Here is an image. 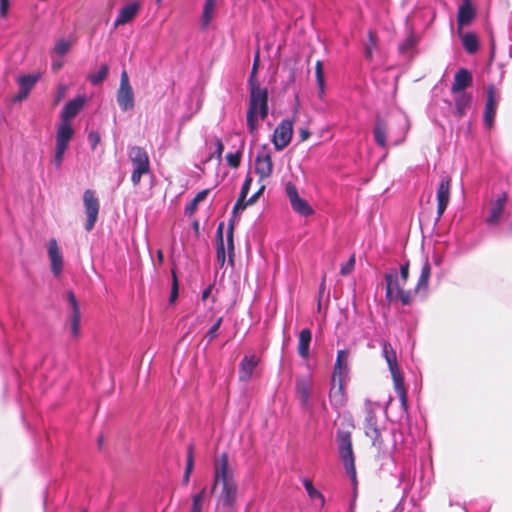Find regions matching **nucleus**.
<instances>
[{
  "label": "nucleus",
  "mask_w": 512,
  "mask_h": 512,
  "mask_svg": "<svg viewBox=\"0 0 512 512\" xmlns=\"http://www.w3.org/2000/svg\"><path fill=\"white\" fill-rule=\"evenodd\" d=\"M213 468L212 490L214 491L217 487H220L216 512H233L238 496V484L235 479V470L230 465L226 452H223L214 460Z\"/></svg>",
  "instance_id": "1"
},
{
  "label": "nucleus",
  "mask_w": 512,
  "mask_h": 512,
  "mask_svg": "<svg viewBox=\"0 0 512 512\" xmlns=\"http://www.w3.org/2000/svg\"><path fill=\"white\" fill-rule=\"evenodd\" d=\"M268 90L260 84L249 85V102L246 115L249 132L254 134L258 128L257 116L261 120L268 116Z\"/></svg>",
  "instance_id": "2"
},
{
  "label": "nucleus",
  "mask_w": 512,
  "mask_h": 512,
  "mask_svg": "<svg viewBox=\"0 0 512 512\" xmlns=\"http://www.w3.org/2000/svg\"><path fill=\"white\" fill-rule=\"evenodd\" d=\"M128 156L133 167L131 181L134 186H137L142 176L151 172L149 156L146 150L139 146L131 147Z\"/></svg>",
  "instance_id": "3"
},
{
  "label": "nucleus",
  "mask_w": 512,
  "mask_h": 512,
  "mask_svg": "<svg viewBox=\"0 0 512 512\" xmlns=\"http://www.w3.org/2000/svg\"><path fill=\"white\" fill-rule=\"evenodd\" d=\"M337 442L340 458L346 468L347 473L353 480L356 479L355 457L352 448V436L348 430L337 431Z\"/></svg>",
  "instance_id": "4"
},
{
  "label": "nucleus",
  "mask_w": 512,
  "mask_h": 512,
  "mask_svg": "<svg viewBox=\"0 0 512 512\" xmlns=\"http://www.w3.org/2000/svg\"><path fill=\"white\" fill-rule=\"evenodd\" d=\"M386 282L385 297L389 302L399 300L403 305H409L412 302L413 292L405 290L400 286V279L395 269L387 272L384 276Z\"/></svg>",
  "instance_id": "5"
},
{
  "label": "nucleus",
  "mask_w": 512,
  "mask_h": 512,
  "mask_svg": "<svg viewBox=\"0 0 512 512\" xmlns=\"http://www.w3.org/2000/svg\"><path fill=\"white\" fill-rule=\"evenodd\" d=\"M83 206L86 214L85 229L89 232L94 228L100 211V201L94 190L86 189L84 191Z\"/></svg>",
  "instance_id": "6"
},
{
  "label": "nucleus",
  "mask_w": 512,
  "mask_h": 512,
  "mask_svg": "<svg viewBox=\"0 0 512 512\" xmlns=\"http://www.w3.org/2000/svg\"><path fill=\"white\" fill-rule=\"evenodd\" d=\"M117 103L122 111L132 110L135 106L134 92L129 82L126 70H123L120 77V84L117 90Z\"/></svg>",
  "instance_id": "7"
},
{
  "label": "nucleus",
  "mask_w": 512,
  "mask_h": 512,
  "mask_svg": "<svg viewBox=\"0 0 512 512\" xmlns=\"http://www.w3.org/2000/svg\"><path fill=\"white\" fill-rule=\"evenodd\" d=\"M285 192L294 212L305 217L314 214V209L310 206V204L305 199L300 197L295 184L292 182H287L285 185Z\"/></svg>",
  "instance_id": "8"
},
{
  "label": "nucleus",
  "mask_w": 512,
  "mask_h": 512,
  "mask_svg": "<svg viewBox=\"0 0 512 512\" xmlns=\"http://www.w3.org/2000/svg\"><path fill=\"white\" fill-rule=\"evenodd\" d=\"M370 401L366 404V416L364 420V431L365 435L372 440V445L381 447L383 440L381 437V431L378 427L377 417L373 409L370 407Z\"/></svg>",
  "instance_id": "9"
},
{
  "label": "nucleus",
  "mask_w": 512,
  "mask_h": 512,
  "mask_svg": "<svg viewBox=\"0 0 512 512\" xmlns=\"http://www.w3.org/2000/svg\"><path fill=\"white\" fill-rule=\"evenodd\" d=\"M293 135V122L289 119L282 120L274 130L272 142L276 150L281 151L289 145Z\"/></svg>",
  "instance_id": "10"
},
{
  "label": "nucleus",
  "mask_w": 512,
  "mask_h": 512,
  "mask_svg": "<svg viewBox=\"0 0 512 512\" xmlns=\"http://www.w3.org/2000/svg\"><path fill=\"white\" fill-rule=\"evenodd\" d=\"M329 400L335 409H341L346 406L348 395L345 392L344 378L332 377Z\"/></svg>",
  "instance_id": "11"
},
{
  "label": "nucleus",
  "mask_w": 512,
  "mask_h": 512,
  "mask_svg": "<svg viewBox=\"0 0 512 512\" xmlns=\"http://www.w3.org/2000/svg\"><path fill=\"white\" fill-rule=\"evenodd\" d=\"M255 172L259 175L260 181L268 179L273 172L271 154L267 149L258 152L255 158Z\"/></svg>",
  "instance_id": "12"
},
{
  "label": "nucleus",
  "mask_w": 512,
  "mask_h": 512,
  "mask_svg": "<svg viewBox=\"0 0 512 512\" xmlns=\"http://www.w3.org/2000/svg\"><path fill=\"white\" fill-rule=\"evenodd\" d=\"M450 191L451 179L443 177L437 189V220H440L450 202Z\"/></svg>",
  "instance_id": "13"
},
{
  "label": "nucleus",
  "mask_w": 512,
  "mask_h": 512,
  "mask_svg": "<svg viewBox=\"0 0 512 512\" xmlns=\"http://www.w3.org/2000/svg\"><path fill=\"white\" fill-rule=\"evenodd\" d=\"M40 77H41L40 73H33V74H27V75L20 76L18 78L19 91L13 97V101L21 102L24 99H26L28 97L30 91L33 89V87L39 81Z\"/></svg>",
  "instance_id": "14"
},
{
  "label": "nucleus",
  "mask_w": 512,
  "mask_h": 512,
  "mask_svg": "<svg viewBox=\"0 0 512 512\" xmlns=\"http://www.w3.org/2000/svg\"><path fill=\"white\" fill-rule=\"evenodd\" d=\"M487 101L484 110V123L488 128H491L494 124V119L496 115V109L498 100L496 97V90L493 85L487 87Z\"/></svg>",
  "instance_id": "15"
},
{
  "label": "nucleus",
  "mask_w": 512,
  "mask_h": 512,
  "mask_svg": "<svg viewBox=\"0 0 512 512\" xmlns=\"http://www.w3.org/2000/svg\"><path fill=\"white\" fill-rule=\"evenodd\" d=\"M506 202L507 194L502 193L495 201L491 203L489 216L486 219V223L489 226H497L501 222Z\"/></svg>",
  "instance_id": "16"
},
{
  "label": "nucleus",
  "mask_w": 512,
  "mask_h": 512,
  "mask_svg": "<svg viewBox=\"0 0 512 512\" xmlns=\"http://www.w3.org/2000/svg\"><path fill=\"white\" fill-rule=\"evenodd\" d=\"M419 41L420 37L417 34H408L404 41L398 45L399 55L405 61H411L418 53L417 45Z\"/></svg>",
  "instance_id": "17"
},
{
  "label": "nucleus",
  "mask_w": 512,
  "mask_h": 512,
  "mask_svg": "<svg viewBox=\"0 0 512 512\" xmlns=\"http://www.w3.org/2000/svg\"><path fill=\"white\" fill-rule=\"evenodd\" d=\"M48 256L51 262V270L58 276L63 270V257L56 239H50L48 242Z\"/></svg>",
  "instance_id": "18"
},
{
  "label": "nucleus",
  "mask_w": 512,
  "mask_h": 512,
  "mask_svg": "<svg viewBox=\"0 0 512 512\" xmlns=\"http://www.w3.org/2000/svg\"><path fill=\"white\" fill-rule=\"evenodd\" d=\"M141 4L137 1L131 2L128 5L122 7L118 13V16L114 22V26L118 27L122 24L131 22L136 15L139 13Z\"/></svg>",
  "instance_id": "19"
},
{
  "label": "nucleus",
  "mask_w": 512,
  "mask_h": 512,
  "mask_svg": "<svg viewBox=\"0 0 512 512\" xmlns=\"http://www.w3.org/2000/svg\"><path fill=\"white\" fill-rule=\"evenodd\" d=\"M259 358L252 355H245L239 365V379L240 381L247 382L251 379L256 366L258 365Z\"/></svg>",
  "instance_id": "20"
},
{
  "label": "nucleus",
  "mask_w": 512,
  "mask_h": 512,
  "mask_svg": "<svg viewBox=\"0 0 512 512\" xmlns=\"http://www.w3.org/2000/svg\"><path fill=\"white\" fill-rule=\"evenodd\" d=\"M472 81V75L469 70L465 68L459 69L454 75L451 92L453 94L463 92L467 87L472 85Z\"/></svg>",
  "instance_id": "21"
},
{
  "label": "nucleus",
  "mask_w": 512,
  "mask_h": 512,
  "mask_svg": "<svg viewBox=\"0 0 512 512\" xmlns=\"http://www.w3.org/2000/svg\"><path fill=\"white\" fill-rule=\"evenodd\" d=\"M85 104L84 97H76L67 102L61 111V121L70 122L83 108Z\"/></svg>",
  "instance_id": "22"
},
{
  "label": "nucleus",
  "mask_w": 512,
  "mask_h": 512,
  "mask_svg": "<svg viewBox=\"0 0 512 512\" xmlns=\"http://www.w3.org/2000/svg\"><path fill=\"white\" fill-rule=\"evenodd\" d=\"M394 383L397 396L403 405L407 404V390L404 384V378L400 372L399 366L389 369Z\"/></svg>",
  "instance_id": "23"
},
{
  "label": "nucleus",
  "mask_w": 512,
  "mask_h": 512,
  "mask_svg": "<svg viewBox=\"0 0 512 512\" xmlns=\"http://www.w3.org/2000/svg\"><path fill=\"white\" fill-rule=\"evenodd\" d=\"M312 388V381L308 377H299L296 379V393L302 403V405H307L310 398V392Z\"/></svg>",
  "instance_id": "24"
},
{
  "label": "nucleus",
  "mask_w": 512,
  "mask_h": 512,
  "mask_svg": "<svg viewBox=\"0 0 512 512\" xmlns=\"http://www.w3.org/2000/svg\"><path fill=\"white\" fill-rule=\"evenodd\" d=\"M387 122L380 116L377 115L375 119V126L373 129L374 140L382 148H387L386 132Z\"/></svg>",
  "instance_id": "25"
},
{
  "label": "nucleus",
  "mask_w": 512,
  "mask_h": 512,
  "mask_svg": "<svg viewBox=\"0 0 512 512\" xmlns=\"http://www.w3.org/2000/svg\"><path fill=\"white\" fill-rule=\"evenodd\" d=\"M224 223L221 222L216 230V261L219 268H223L226 261V252L223 238Z\"/></svg>",
  "instance_id": "26"
},
{
  "label": "nucleus",
  "mask_w": 512,
  "mask_h": 512,
  "mask_svg": "<svg viewBox=\"0 0 512 512\" xmlns=\"http://www.w3.org/2000/svg\"><path fill=\"white\" fill-rule=\"evenodd\" d=\"M312 340V333L311 330L308 328H305L300 331L299 337H298V345H297V352L299 356L303 359H308L310 354V343Z\"/></svg>",
  "instance_id": "27"
},
{
  "label": "nucleus",
  "mask_w": 512,
  "mask_h": 512,
  "mask_svg": "<svg viewBox=\"0 0 512 512\" xmlns=\"http://www.w3.org/2000/svg\"><path fill=\"white\" fill-rule=\"evenodd\" d=\"M74 131L70 122H62L59 125L56 133V145L68 148V144L72 139Z\"/></svg>",
  "instance_id": "28"
},
{
  "label": "nucleus",
  "mask_w": 512,
  "mask_h": 512,
  "mask_svg": "<svg viewBox=\"0 0 512 512\" xmlns=\"http://www.w3.org/2000/svg\"><path fill=\"white\" fill-rule=\"evenodd\" d=\"M430 276H431V264L427 257H423L421 273H420L419 279L417 281V285L414 289L415 294H417L421 291L427 290Z\"/></svg>",
  "instance_id": "29"
},
{
  "label": "nucleus",
  "mask_w": 512,
  "mask_h": 512,
  "mask_svg": "<svg viewBox=\"0 0 512 512\" xmlns=\"http://www.w3.org/2000/svg\"><path fill=\"white\" fill-rule=\"evenodd\" d=\"M475 16V10L469 0H465V2L459 7L458 11V25L461 29L463 26L470 24L472 19Z\"/></svg>",
  "instance_id": "30"
},
{
  "label": "nucleus",
  "mask_w": 512,
  "mask_h": 512,
  "mask_svg": "<svg viewBox=\"0 0 512 512\" xmlns=\"http://www.w3.org/2000/svg\"><path fill=\"white\" fill-rule=\"evenodd\" d=\"M472 95L466 92L458 93L455 98V115L459 118L466 114L467 109L471 106Z\"/></svg>",
  "instance_id": "31"
},
{
  "label": "nucleus",
  "mask_w": 512,
  "mask_h": 512,
  "mask_svg": "<svg viewBox=\"0 0 512 512\" xmlns=\"http://www.w3.org/2000/svg\"><path fill=\"white\" fill-rule=\"evenodd\" d=\"M348 355H349V352L347 350H339L337 352V357H336V362H335L332 377H340V378L345 377L347 370H348V365H347V361H346Z\"/></svg>",
  "instance_id": "32"
},
{
  "label": "nucleus",
  "mask_w": 512,
  "mask_h": 512,
  "mask_svg": "<svg viewBox=\"0 0 512 512\" xmlns=\"http://www.w3.org/2000/svg\"><path fill=\"white\" fill-rule=\"evenodd\" d=\"M216 1L217 0H205L204 7H203V13L201 17V25L203 29H207L208 25L210 24L215 7H216Z\"/></svg>",
  "instance_id": "33"
},
{
  "label": "nucleus",
  "mask_w": 512,
  "mask_h": 512,
  "mask_svg": "<svg viewBox=\"0 0 512 512\" xmlns=\"http://www.w3.org/2000/svg\"><path fill=\"white\" fill-rule=\"evenodd\" d=\"M461 36V42L464 49L469 54H474L478 51L479 40L476 34H459Z\"/></svg>",
  "instance_id": "34"
},
{
  "label": "nucleus",
  "mask_w": 512,
  "mask_h": 512,
  "mask_svg": "<svg viewBox=\"0 0 512 512\" xmlns=\"http://www.w3.org/2000/svg\"><path fill=\"white\" fill-rule=\"evenodd\" d=\"M382 354L389 366V369L398 366L396 351L387 341L382 342Z\"/></svg>",
  "instance_id": "35"
},
{
  "label": "nucleus",
  "mask_w": 512,
  "mask_h": 512,
  "mask_svg": "<svg viewBox=\"0 0 512 512\" xmlns=\"http://www.w3.org/2000/svg\"><path fill=\"white\" fill-rule=\"evenodd\" d=\"M378 34H368L365 43V57L369 61L373 58V51H379L378 47Z\"/></svg>",
  "instance_id": "36"
},
{
  "label": "nucleus",
  "mask_w": 512,
  "mask_h": 512,
  "mask_svg": "<svg viewBox=\"0 0 512 512\" xmlns=\"http://www.w3.org/2000/svg\"><path fill=\"white\" fill-rule=\"evenodd\" d=\"M193 468H194V447H193V445H189L188 450H187V461H186L185 472H184L183 479H182V483L184 485H187L189 483Z\"/></svg>",
  "instance_id": "37"
},
{
  "label": "nucleus",
  "mask_w": 512,
  "mask_h": 512,
  "mask_svg": "<svg viewBox=\"0 0 512 512\" xmlns=\"http://www.w3.org/2000/svg\"><path fill=\"white\" fill-rule=\"evenodd\" d=\"M227 249H228V257L229 262L233 264L234 262V220L231 219L229 221L228 230H227Z\"/></svg>",
  "instance_id": "38"
},
{
  "label": "nucleus",
  "mask_w": 512,
  "mask_h": 512,
  "mask_svg": "<svg viewBox=\"0 0 512 512\" xmlns=\"http://www.w3.org/2000/svg\"><path fill=\"white\" fill-rule=\"evenodd\" d=\"M109 66L107 64H102L96 73H92L89 75L88 79L92 85L97 86L100 85L108 76Z\"/></svg>",
  "instance_id": "39"
},
{
  "label": "nucleus",
  "mask_w": 512,
  "mask_h": 512,
  "mask_svg": "<svg viewBox=\"0 0 512 512\" xmlns=\"http://www.w3.org/2000/svg\"><path fill=\"white\" fill-rule=\"evenodd\" d=\"M209 189L201 190L196 194V196L193 198V200L186 206L185 211L188 215H192L198 207V204L202 202L207 195L209 194Z\"/></svg>",
  "instance_id": "40"
},
{
  "label": "nucleus",
  "mask_w": 512,
  "mask_h": 512,
  "mask_svg": "<svg viewBox=\"0 0 512 512\" xmlns=\"http://www.w3.org/2000/svg\"><path fill=\"white\" fill-rule=\"evenodd\" d=\"M303 485L306 489V492L308 494V496L310 497L311 500H319L320 501V504L321 506L324 505V496L322 495V493H320L314 486H313V483L311 480L309 479H304L303 480Z\"/></svg>",
  "instance_id": "41"
},
{
  "label": "nucleus",
  "mask_w": 512,
  "mask_h": 512,
  "mask_svg": "<svg viewBox=\"0 0 512 512\" xmlns=\"http://www.w3.org/2000/svg\"><path fill=\"white\" fill-rule=\"evenodd\" d=\"M74 43V38H61L56 43L54 50L59 56H63L70 50Z\"/></svg>",
  "instance_id": "42"
},
{
  "label": "nucleus",
  "mask_w": 512,
  "mask_h": 512,
  "mask_svg": "<svg viewBox=\"0 0 512 512\" xmlns=\"http://www.w3.org/2000/svg\"><path fill=\"white\" fill-rule=\"evenodd\" d=\"M80 318L81 313L78 312H71L70 316V332L73 337H78L80 333Z\"/></svg>",
  "instance_id": "43"
},
{
  "label": "nucleus",
  "mask_w": 512,
  "mask_h": 512,
  "mask_svg": "<svg viewBox=\"0 0 512 512\" xmlns=\"http://www.w3.org/2000/svg\"><path fill=\"white\" fill-rule=\"evenodd\" d=\"M206 495V488H202L201 491L192 497V509L191 512H202V505Z\"/></svg>",
  "instance_id": "44"
},
{
  "label": "nucleus",
  "mask_w": 512,
  "mask_h": 512,
  "mask_svg": "<svg viewBox=\"0 0 512 512\" xmlns=\"http://www.w3.org/2000/svg\"><path fill=\"white\" fill-rule=\"evenodd\" d=\"M315 75L319 87V95L322 96L324 94V70L323 64L319 60L316 62L315 65Z\"/></svg>",
  "instance_id": "45"
},
{
  "label": "nucleus",
  "mask_w": 512,
  "mask_h": 512,
  "mask_svg": "<svg viewBox=\"0 0 512 512\" xmlns=\"http://www.w3.org/2000/svg\"><path fill=\"white\" fill-rule=\"evenodd\" d=\"M223 322V317H219L216 322L210 327V329L205 334V338L208 342H212L217 336L220 326Z\"/></svg>",
  "instance_id": "46"
},
{
  "label": "nucleus",
  "mask_w": 512,
  "mask_h": 512,
  "mask_svg": "<svg viewBox=\"0 0 512 512\" xmlns=\"http://www.w3.org/2000/svg\"><path fill=\"white\" fill-rule=\"evenodd\" d=\"M179 295V283L177 279L176 272L172 270V286H171V294L169 298V302L173 304Z\"/></svg>",
  "instance_id": "47"
},
{
  "label": "nucleus",
  "mask_w": 512,
  "mask_h": 512,
  "mask_svg": "<svg viewBox=\"0 0 512 512\" xmlns=\"http://www.w3.org/2000/svg\"><path fill=\"white\" fill-rule=\"evenodd\" d=\"M242 151L238 150L235 153H228L226 160L231 168H238L241 162Z\"/></svg>",
  "instance_id": "48"
},
{
  "label": "nucleus",
  "mask_w": 512,
  "mask_h": 512,
  "mask_svg": "<svg viewBox=\"0 0 512 512\" xmlns=\"http://www.w3.org/2000/svg\"><path fill=\"white\" fill-rule=\"evenodd\" d=\"M254 203H249V199L246 200V197H242L241 195L238 196V199L233 207L232 210V216H236V214L240 211H243L246 209L247 206L253 205Z\"/></svg>",
  "instance_id": "49"
},
{
  "label": "nucleus",
  "mask_w": 512,
  "mask_h": 512,
  "mask_svg": "<svg viewBox=\"0 0 512 512\" xmlns=\"http://www.w3.org/2000/svg\"><path fill=\"white\" fill-rule=\"evenodd\" d=\"M258 66H259V51H257V52H256V55H255V57H254L253 66H252V71H251L250 76H249V79H248V85H256V84H260V83L257 81V78H256V74H257Z\"/></svg>",
  "instance_id": "50"
},
{
  "label": "nucleus",
  "mask_w": 512,
  "mask_h": 512,
  "mask_svg": "<svg viewBox=\"0 0 512 512\" xmlns=\"http://www.w3.org/2000/svg\"><path fill=\"white\" fill-rule=\"evenodd\" d=\"M66 150L67 147L56 145L53 162L57 168H59L62 165L64 153Z\"/></svg>",
  "instance_id": "51"
},
{
  "label": "nucleus",
  "mask_w": 512,
  "mask_h": 512,
  "mask_svg": "<svg viewBox=\"0 0 512 512\" xmlns=\"http://www.w3.org/2000/svg\"><path fill=\"white\" fill-rule=\"evenodd\" d=\"M354 266H355V255H352L350 257V259L347 261V263L342 265V267L340 269L341 275L345 276V275L350 274L353 271Z\"/></svg>",
  "instance_id": "52"
},
{
  "label": "nucleus",
  "mask_w": 512,
  "mask_h": 512,
  "mask_svg": "<svg viewBox=\"0 0 512 512\" xmlns=\"http://www.w3.org/2000/svg\"><path fill=\"white\" fill-rule=\"evenodd\" d=\"M67 299H68L69 305L71 307V312H78V311H80V307H79L78 301H77L73 291L69 290L67 292Z\"/></svg>",
  "instance_id": "53"
},
{
  "label": "nucleus",
  "mask_w": 512,
  "mask_h": 512,
  "mask_svg": "<svg viewBox=\"0 0 512 512\" xmlns=\"http://www.w3.org/2000/svg\"><path fill=\"white\" fill-rule=\"evenodd\" d=\"M410 271H409V262H405L400 266V276L399 279L402 283H406L409 279Z\"/></svg>",
  "instance_id": "54"
},
{
  "label": "nucleus",
  "mask_w": 512,
  "mask_h": 512,
  "mask_svg": "<svg viewBox=\"0 0 512 512\" xmlns=\"http://www.w3.org/2000/svg\"><path fill=\"white\" fill-rule=\"evenodd\" d=\"M252 181H253L252 177L247 175L245 180H244V183L242 185V188H241V191H240L239 195H241L242 197H246L247 198V195L249 193Z\"/></svg>",
  "instance_id": "55"
},
{
  "label": "nucleus",
  "mask_w": 512,
  "mask_h": 512,
  "mask_svg": "<svg viewBox=\"0 0 512 512\" xmlns=\"http://www.w3.org/2000/svg\"><path fill=\"white\" fill-rule=\"evenodd\" d=\"M215 145H216V151L210 158L216 157L218 160H221L222 153L224 151V145H223L221 139L216 138Z\"/></svg>",
  "instance_id": "56"
},
{
  "label": "nucleus",
  "mask_w": 512,
  "mask_h": 512,
  "mask_svg": "<svg viewBox=\"0 0 512 512\" xmlns=\"http://www.w3.org/2000/svg\"><path fill=\"white\" fill-rule=\"evenodd\" d=\"M10 7V0H0V15L6 18Z\"/></svg>",
  "instance_id": "57"
},
{
  "label": "nucleus",
  "mask_w": 512,
  "mask_h": 512,
  "mask_svg": "<svg viewBox=\"0 0 512 512\" xmlns=\"http://www.w3.org/2000/svg\"><path fill=\"white\" fill-rule=\"evenodd\" d=\"M265 190V185L261 184L259 189L249 198V203H256Z\"/></svg>",
  "instance_id": "58"
},
{
  "label": "nucleus",
  "mask_w": 512,
  "mask_h": 512,
  "mask_svg": "<svg viewBox=\"0 0 512 512\" xmlns=\"http://www.w3.org/2000/svg\"><path fill=\"white\" fill-rule=\"evenodd\" d=\"M66 94V86L64 85H60L59 88H58V93H57V96L55 98V103H59L61 101V99L65 96Z\"/></svg>",
  "instance_id": "59"
},
{
  "label": "nucleus",
  "mask_w": 512,
  "mask_h": 512,
  "mask_svg": "<svg viewBox=\"0 0 512 512\" xmlns=\"http://www.w3.org/2000/svg\"><path fill=\"white\" fill-rule=\"evenodd\" d=\"M310 137V132L306 128H302L299 130V138L300 141H306Z\"/></svg>",
  "instance_id": "60"
},
{
  "label": "nucleus",
  "mask_w": 512,
  "mask_h": 512,
  "mask_svg": "<svg viewBox=\"0 0 512 512\" xmlns=\"http://www.w3.org/2000/svg\"><path fill=\"white\" fill-rule=\"evenodd\" d=\"M212 289H213V286L209 285L206 289L203 290L202 296H201L203 301H205L210 296Z\"/></svg>",
  "instance_id": "61"
},
{
  "label": "nucleus",
  "mask_w": 512,
  "mask_h": 512,
  "mask_svg": "<svg viewBox=\"0 0 512 512\" xmlns=\"http://www.w3.org/2000/svg\"><path fill=\"white\" fill-rule=\"evenodd\" d=\"M89 138L93 141V146L95 147L99 142V136L94 133H90Z\"/></svg>",
  "instance_id": "62"
},
{
  "label": "nucleus",
  "mask_w": 512,
  "mask_h": 512,
  "mask_svg": "<svg viewBox=\"0 0 512 512\" xmlns=\"http://www.w3.org/2000/svg\"><path fill=\"white\" fill-rule=\"evenodd\" d=\"M325 278H326V275L323 276L322 282H321L320 287H319V294H320V296L322 295V293L325 290Z\"/></svg>",
  "instance_id": "63"
},
{
  "label": "nucleus",
  "mask_w": 512,
  "mask_h": 512,
  "mask_svg": "<svg viewBox=\"0 0 512 512\" xmlns=\"http://www.w3.org/2000/svg\"><path fill=\"white\" fill-rule=\"evenodd\" d=\"M52 68H53L55 71H57V70L61 69V68H62V62H54V63L52 64Z\"/></svg>",
  "instance_id": "64"
}]
</instances>
